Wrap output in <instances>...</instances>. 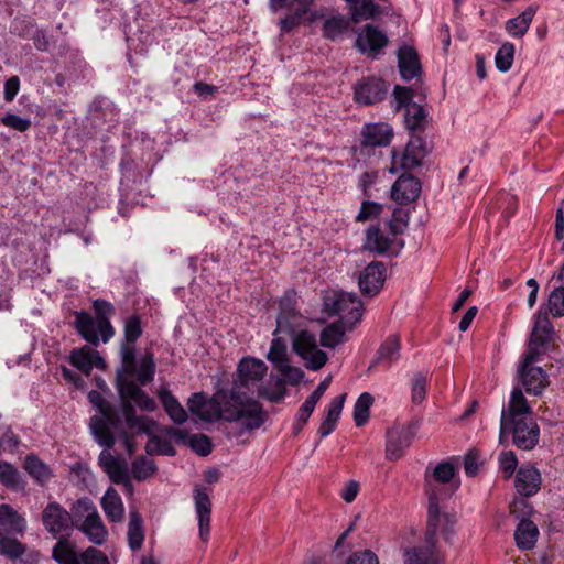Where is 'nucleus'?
I'll use <instances>...</instances> for the list:
<instances>
[{"label": "nucleus", "instance_id": "60", "mask_svg": "<svg viewBox=\"0 0 564 564\" xmlns=\"http://www.w3.org/2000/svg\"><path fill=\"white\" fill-rule=\"evenodd\" d=\"M194 492H195L194 500H195L196 514L197 516L210 514L212 513V501H210L209 495L206 491V489L196 487Z\"/></svg>", "mask_w": 564, "mask_h": 564}, {"label": "nucleus", "instance_id": "45", "mask_svg": "<svg viewBox=\"0 0 564 564\" xmlns=\"http://www.w3.org/2000/svg\"><path fill=\"white\" fill-rule=\"evenodd\" d=\"M349 330L345 324L335 322L323 328L319 343L323 347L334 348L344 341L346 332Z\"/></svg>", "mask_w": 564, "mask_h": 564}, {"label": "nucleus", "instance_id": "14", "mask_svg": "<svg viewBox=\"0 0 564 564\" xmlns=\"http://www.w3.org/2000/svg\"><path fill=\"white\" fill-rule=\"evenodd\" d=\"M388 93V84L377 76H365L354 85V99L358 105L371 106L381 102Z\"/></svg>", "mask_w": 564, "mask_h": 564}, {"label": "nucleus", "instance_id": "21", "mask_svg": "<svg viewBox=\"0 0 564 564\" xmlns=\"http://www.w3.org/2000/svg\"><path fill=\"white\" fill-rule=\"evenodd\" d=\"M421 182L410 173L401 174L391 187V198L399 205H408L420 196Z\"/></svg>", "mask_w": 564, "mask_h": 564}, {"label": "nucleus", "instance_id": "19", "mask_svg": "<svg viewBox=\"0 0 564 564\" xmlns=\"http://www.w3.org/2000/svg\"><path fill=\"white\" fill-rule=\"evenodd\" d=\"M542 485L540 470L531 463L522 464L514 476V488L519 496L533 497Z\"/></svg>", "mask_w": 564, "mask_h": 564}, {"label": "nucleus", "instance_id": "30", "mask_svg": "<svg viewBox=\"0 0 564 564\" xmlns=\"http://www.w3.org/2000/svg\"><path fill=\"white\" fill-rule=\"evenodd\" d=\"M23 468L40 486H45L54 476L52 468L33 453L25 456Z\"/></svg>", "mask_w": 564, "mask_h": 564}, {"label": "nucleus", "instance_id": "9", "mask_svg": "<svg viewBox=\"0 0 564 564\" xmlns=\"http://www.w3.org/2000/svg\"><path fill=\"white\" fill-rule=\"evenodd\" d=\"M394 137L393 128L387 122L365 123L360 132V143L355 152L358 156L369 158L375 148L390 145Z\"/></svg>", "mask_w": 564, "mask_h": 564}, {"label": "nucleus", "instance_id": "41", "mask_svg": "<svg viewBox=\"0 0 564 564\" xmlns=\"http://www.w3.org/2000/svg\"><path fill=\"white\" fill-rule=\"evenodd\" d=\"M534 14L535 9L528 7L521 14L506 22V31L512 37H522L528 32Z\"/></svg>", "mask_w": 564, "mask_h": 564}, {"label": "nucleus", "instance_id": "10", "mask_svg": "<svg viewBox=\"0 0 564 564\" xmlns=\"http://www.w3.org/2000/svg\"><path fill=\"white\" fill-rule=\"evenodd\" d=\"M293 351L305 361L310 370L321 369L327 361V354L317 347L316 336L308 330H300L292 338Z\"/></svg>", "mask_w": 564, "mask_h": 564}, {"label": "nucleus", "instance_id": "23", "mask_svg": "<svg viewBox=\"0 0 564 564\" xmlns=\"http://www.w3.org/2000/svg\"><path fill=\"white\" fill-rule=\"evenodd\" d=\"M525 391L534 397L541 395L543 390H512L508 405L502 408L500 420H517L533 417L532 410L523 394Z\"/></svg>", "mask_w": 564, "mask_h": 564}, {"label": "nucleus", "instance_id": "40", "mask_svg": "<svg viewBox=\"0 0 564 564\" xmlns=\"http://www.w3.org/2000/svg\"><path fill=\"white\" fill-rule=\"evenodd\" d=\"M0 482L12 491H20L25 488V481L21 473L7 460H0Z\"/></svg>", "mask_w": 564, "mask_h": 564}, {"label": "nucleus", "instance_id": "39", "mask_svg": "<svg viewBox=\"0 0 564 564\" xmlns=\"http://www.w3.org/2000/svg\"><path fill=\"white\" fill-rule=\"evenodd\" d=\"M52 558L58 564H80V555L77 554L72 542L64 536L53 546Z\"/></svg>", "mask_w": 564, "mask_h": 564}, {"label": "nucleus", "instance_id": "48", "mask_svg": "<svg viewBox=\"0 0 564 564\" xmlns=\"http://www.w3.org/2000/svg\"><path fill=\"white\" fill-rule=\"evenodd\" d=\"M373 397L369 392H362L354 405V422L357 427L364 426L370 416V408L373 404Z\"/></svg>", "mask_w": 564, "mask_h": 564}, {"label": "nucleus", "instance_id": "61", "mask_svg": "<svg viewBox=\"0 0 564 564\" xmlns=\"http://www.w3.org/2000/svg\"><path fill=\"white\" fill-rule=\"evenodd\" d=\"M346 398V393L335 397L328 404L326 409V415L324 419L328 420L329 422L337 426Z\"/></svg>", "mask_w": 564, "mask_h": 564}, {"label": "nucleus", "instance_id": "55", "mask_svg": "<svg viewBox=\"0 0 564 564\" xmlns=\"http://www.w3.org/2000/svg\"><path fill=\"white\" fill-rule=\"evenodd\" d=\"M383 212V206L377 202L364 200L359 208L355 220L357 223H365L368 220L377 219Z\"/></svg>", "mask_w": 564, "mask_h": 564}, {"label": "nucleus", "instance_id": "53", "mask_svg": "<svg viewBox=\"0 0 564 564\" xmlns=\"http://www.w3.org/2000/svg\"><path fill=\"white\" fill-rule=\"evenodd\" d=\"M516 47L511 42H505L495 55V64L499 72H508L513 63Z\"/></svg>", "mask_w": 564, "mask_h": 564}, {"label": "nucleus", "instance_id": "16", "mask_svg": "<svg viewBox=\"0 0 564 564\" xmlns=\"http://www.w3.org/2000/svg\"><path fill=\"white\" fill-rule=\"evenodd\" d=\"M41 520L45 530L54 539H57L63 533H67V535H69V532L73 529L70 513L56 501H52L46 505L42 511Z\"/></svg>", "mask_w": 564, "mask_h": 564}, {"label": "nucleus", "instance_id": "32", "mask_svg": "<svg viewBox=\"0 0 564 564\" xmlns=\"http://www.w3.org/2000/svg\"><path fill=\"white\" fill-rule=\"evenodd\" d=\"M540 531L532 520H522L514 531V542L519 550L531 551L535 547Z\"/></svg>", "mask_w": 564, "mask_h": 564}, {"label": "nucleus", "instance_id": "37", "mask_svg": "<svg viewBox=\"0 0 564 564\" xmlns=\"http://www.w3.org/2000/svg\"><path fill=\"white\" fill-rule=\"evenodd\" d=\"M350 18L335 14L326 19L322 26L323 36L329 41H337L350 30Z\"/></svg>", "mask_w": 564, "mask_h": 564}, {"label": "nucleus", "instance_id": "29", "mask_svg": "<svg viewBox=\"0 0 564 564\" xmlns=\"http://www.w3.org/2000/svg\"><path fill=\"white\" fill-rule=\"evenodd\" d=\"M93 308L96 321L101 327V340L108 343L115 335V327L110 322V316L115 314V306L106 300L97 299L93 302Z\"/></svg>", "mask_w": 564, "mask_h": 564}, {"label": "nucleus", "instance_id": "7", "mask_svg": "<svg viewBox=\"0 0 564 564\" xmlns=\"http://www.w3.org/2000/svg\"><path fill=\"white\" fill-rule=\"evenodd\" d=\"M511 435L512 444L522 451L533 449L540 440V427L533 417L500 420L499 440Z\"/></svg>", "mask_w": 564, "mask_h": 564}, {"label": "nucleus", "instance_id": "47", "mask_svg": "<svg viewBox=\"0 0 564 564\" xmlns=\"http://www.w3.org/2000/svg\"><path fill=\"white\" fill-rule=\"evenodd\" d=\"M158 471L155 462L144 455L138 456L131 463V475L137 481H144Z\"/></svg>", "mask_w": 564, "mask_h": 564}, {"label": "nucleus", "instance_id": "57", "mask_svg": "<svg viewBox=\"0 0 564 564\" xmlns=\"http://www.w3.org/2000/svg\"><path fill=\"white\" fill-rule=\"evenodd\" d=\"M498 460L499 467L506 479L511 478L513 475L516 476L519 462L513 451L501 452Z\"/></svg>", "mask_w": 564, "mask_h": 564}, {"label": "nucleus", "instance_id": "56", "mask_svg": "<svg viewBox=\"0 0 564 564\" xmlns=\"http://www.w3.org/2000/svg\"><path fill=\"white\" fill-rule=\"evenodd\" d=\"M545 310L554 317L564 316V286L555 288L550 293Z\"/></svg>", "mask_w": 564, "mask_h": 564}, {"label": "nucleus", "instance_id": "63", "mask_svg": "<svg viewBox=\"0 0 564 564\" xmlns=\"http://www.w3.org/2000/svg\"><path fill=\"white\" fill-rule=\"evenodd\" d=\"M110 564L107 555L100 550L89 546L80 554V564Z\"/></svg>", "mask_w": 564, "mask_h": 564}, {"label": "nucleus", "instance_id": "49", "mask_svg": "<svg viewBox=\"0 0 564 564\" xmlns=\"http://www.w3.org/2000/svg\"><path fill=\"white\" fill-rule=\"evenodd\" d=\"M144 541L142 518L138 512H131L128 525V543L132 551L141 549Z\"/></svg>", "mask_w": 564, "mask_h": 564}, {"label": "nucleus", "instance_id": "5", "mask_svg": "<svg viewBox=\"0 0 564 564\" xmlns=\"http://www.w3.org/2000/svg\"><path fill=\"white\" fill-rule=\"evenodd\" d=\"M118 392L127 426L131 430L137 429L144 434H151L155 422L143 416H138L135 406L140 408L142 411L152 412L156 406L155 401L145 394L144 390H118Z\"/></svg>", "mask_w": 564, "mask_h": 564}, {"label": "nucleus", "instance_id": "2", "mask_svg": "<svg viewBox=\"0 0 564 564\" xmlns=\"http://www.w3.org/2000/svg\"><path fill=\"white\" fill-rule=\"evenodd\" d=\"M101 391L89 390L88 392V401L100 414L90 417L89 427L97 444L104 447L98 456V464L111 482L118 485L127 480L130 475L126 460L113 456L110 452L116 445L113 430L121 429L122 422L117 408L102 397Z\"/></svg>", "mask_w": 564, "mask_h": 564}, {"label": "nucleus", "instance_id": "6", "mask_svg": "<svg viewBox=\"0 0 564 564\" xmlns=\"http://www.w3.org/2000/svg\"><path fill=\"white\" fill-rule=\"evenodd\" d=\"M324 311L329 316H339L341 324H345L349 330L361 321L364 305L354 294L346 292H335L324 297Z\"/></svg>", "mask_w": 564, "mask_h": 564}, {"label": "nucleus", "instance_id": "31", "mask_svg": "<svg viewBox=\"0 0 564 564\" xmlns=\"http://www.w3.org/2000/svg\"><path fill=\"white\" fill-rule=\"evenodd\" d=\"M400 357V339L397 335H390L379 347L375 360L369 369L380 365L389 368Z\"/></svg>", "mask_w": 564, "mask_h": 564}, {"label": "nucleus", "instance_id": "33", "mask_svg": "<svg viewBox=\"0 0 564 564\" xmlns=\"http://www.w3.org/2000/svg\"><path fill=\"white\" fill-rule=\"evenodd\" d=\"M0 525L7 533L23 535L26 531V520L8 503L0 505Z\"/></svg>", "mask_w": 564, "mask_h": 564}, {"label": "nucleus", "instance_id": "3", "mask_svg": "<svg viewBox=\"0 0 564 564\" xmlns=\"http://www.w3.org/2000/svg\"><path fill=\"white\" fill-rule=\"evenodd\" d=\"M456 517L451 513H442L437 506V497L431 494V503L427 507V527L424 533L423 544L413 545L403 550L404 564H441L437 551V534L441 531L445 542H451L454 534Z\"/></svg>", "mask_w": 564, "mask_h": 564}, {"label": "nucleus", "instance_id": "28", "mask_svg": "<svg viewBox=\"0 0 564 564\" xmlns=\"http://www.w3.org/2000/svg\"><path fill=\"white\" fill-rule=\"evenodd\" d=\"M393 238L384 235L380 225H372L366 230L362 248L371 253L383 256L390 249Z\"/></svg>", "mask_w": 564, "mask_h": 564}, {"label": "nucleus", "instance_id": "43", "mask_svg": "<svg viewBox=\"0 0 564 564\" xmlns=\"http://www.w3.org/2000/svg\"><path fill=\"white\" fill-rule=\"evenodd\" d=\"M276 382L273 388H285L286 384L297 386L304 378V371L289 362L275 368Z\"/></svg>", "mask_w": 564, "mask_h": 564}, {"label": "nucleus", "instance_id": "42", "mask_svg": "<svg viewBox=\"0 0 564 564\" xmlns=\"http://www.w3.org/2000/svg\"><path fill=\"white\" fill-rule=\"evenodd\" d=\"M9 534L0 529V555L15 562L25 553L26 545Z\"/></svg>", "mask_w": 564, "mask_h": 564}, {"label": "nucleus", "instance_id": "25", "mask_svg": "<svg viewBox=\"0 0 564 564\" xmlns=\"http://www.w3.org/2000/svg\"><path fill=\"white\" fill-rule=\"evenodd\" d=\"M398 67L403 80L410 82L421 75L422 66L416 50L403 45L398 50Z\"/></svg>", "mask_w": 564, "mask_h": 564}, {"label": "nucleus", "instance_id": "27", "mask_svg": "<svg viewBox=\"0 0 564 564\" xmlns=\"http://www.w3.org/2000/svg\"><path fill=\"white\" fill-rule=\"evenodd\" d=\"M75 321L73 323L76 332L90 345H98L101 339V327L99 322L93 318V316L85 312H75Z\"/></svg>", "mask_w": 564, "mask_h": 564}, {"label": "nucleus", "instance_id": "17", "mask_svg": "<svg viewBox=\"0 0 564 564\" xmlns=\"http://www.w3.org/2000/svg\"><path fill=\"white\" fill-rule=\"evenodd\" d=\"M455 475V466L449 462L440 463L431 475L425 473V487L429 497V505L431 503V494H435L437 497V506L442 499L448 498L452 496L453 491L457 489L456 486L454 489H442L440 485L448 484ZM441 509V507H438Z\"/></svg>", "mask_w": 564, "mask_h": 564}, {"label": "nucleus", "instance_id": "34", "mask_svg": "<svg viewBox=\"0 0 564 564\" xmlns=\"http://www.w3.org/2000/svg\"><path fill=\"white\" fill-rule=\"evenodd\" d=\"M143 334L141 316L138 313L129 315L123 323V339L120 343L119 352L124 348L135 350V344Z\"/></svg>", "mask_w": 564, "mask_h": 564}, {"label": "nucleus", "instance_id": "15", "mask_svg": "<svg viewBox=\"0 0 564 564\" xmlns=\"http://www.w3.org/2000/svg\"><path fill=\"white\" fill-rule=\"evenodd\" d=\"M553 336L554 329L549 318V312L542 305L534 315V325L525 351L533 350L539 352V355H543L553 340Z\"/></svg>", "mask_w": 564, "mask_h": 564}, {"label": "nucleus", "instance_id": "64", "mask_svg": "<svg viewBox=\"0 0 564 564\" xmlns=\"http://www.w3.org/2000/svg\"><path fill=\"white\" fill-rule=\"evenodd\" d=\"M346 564H379V561L372 551L364 550L351 553Z\"/></svg>", "mask_w": 564, "mask_h": 564}, {"label": "nucleus", "instance_id": "8", "mask_svg": "<svg viewBox=\"0 0 564 564\" xmlns=\"http://www.w3.org/2000/svg\"><path fill=\"white\" fill-rule=\"evenodd\" d=\"M420 420H411L406 424H394L386 433V458L394 462L400 459L409 448L420 429Z\"/></svg>", "mask_w": 564, "mask_h": 564}, {"label": "nucleus", "instance_id": "59", "mask_svg": "<svg viewBox=\"0 0 564 564\" xmlns=\"http://www.w3.org/2000/svg\"><path fill=\"white\" fill-rule=\"evenodd\" d=\"M414 91L410 87L397 85L393 89V98L397 110L404 108L406 110L413 101Z\"/></svg>", "mask_w": 564, "mask_h": 564}, {"label": "nucleus", "instance_id": "38", "mask_svg": "<svg viewBox=\"0 0 564 564\" xmlns=\"http://www.w3.org/2000/svg\"><path fill=\"white\" fill-rule=\"evenodd\" d=\"M381 13V8L372 0H358L349 3V18L352 23L370 20Z\"/></svg>", "mask_w": 564, "mask_h": 564}, {"label": "nucleus", "instance_id": "35", "mask_svg": "<svg viewBox=\"0 0 564 564\" xmlns=\"http://www.w3.org/2000/svg\"><path fill=\"white\" fill-rule=\"evenodd\" d=\"M102 510L110 522H120L123 518L124 507L120 495L113 487H109L101 498Z\"/></svg>", "mask_w": 564, "mask_h": 564}, {"label": "nucleus", "instance_id": "58", "mask_svg": "<svg viewBox=\"0 0 564 564\" xmlns=\"http://www.w3.org/2000/svg\"><path fill=\"white\" fill-rule=\"evenodd\" d=\"M191 448L199 456H208L213 451V443L208 435L198 433L189 437Z\"/></svg>", "mask_w": 564, "mask_h": 564}, {"label": "nucleus", "instance_id": "13", "mask_svg": "<svg viewBox=\"0 0 564 564\" xmlns=\"http://www.w3.org/2000/svg\"><path fill=\"white\" fill-rule=\"evenodd\" d=\"M389 44L388 35L379 26L367 23L355 40L356 50L371 59H377Z\"/></svg>", "mask_w": 564, "mask_h": 564}, {"label": "nucleus", "instance_id": "4", "mask_svg": "<svg viewBox=\"0 0 564 564\" xmlns=\"http://www.w3.org/2000/svg\"><path fill=\"white\" fill-rule=\"evenodd\" d=\"M120 364L116 369L115 388H141L154 380L156 364L154 355L145 350L139 358L137 349L124 348L119 352Z\"/></svg>", "mask_w": 564, "mask_h": 564}, {"label": "nucleus", "instance_id": "36", "mask_svg": "<svg viewBox=\"0 0 564 564\" xmlns=\"http://www.w3.org/2000/svg\"><path fill=\"white\" fill-rule=\"evenodd\" d=\"M159 398L169 417L175 424H183L187 420V413L178 400L172 394V390H156Z\"/></svg>", "mask_w": 564, "mask_h": 564}, {"label": "nucleus", "instance_id": "11", "mask_svg": "<svg viewBox=\"0 0 564 564\" xmlns=\"http://www.w3.org/2000/svg\"><path fill=\"white\" fill-rule=\"evenodd\" d=\"M541 356L533 350L523 354L517 370V379L523 388H547L552 384L547 370L536 365Z\"/></svg>", "mask_w": 564, "mask_h": 564}, {"label": "nucleus", "instance_id": "52", "mask_svg": "<svg viewBox=\"0 0 564 564\" xmlns=\"http://www.w3.org/2000/svg\"><path fill=\"white\" fill-rule=\"evenodd\" d=\"M310 8L306 6H300L292 12L288 13L284 18H281L279 21V26L282 33H290L296 26H299L306 14L308 13Z\"/></svg>", "mask_w": 564, "mask_h": 564}, {"label": "nucleus", "instance_id": "22", "mask_svg": "<svg viewBox=\"0 0 564 564\" xmlns=\"http://www.w3.org/2000/svg\"><path fill=\"white\" fill-rule=\"evenodd\" d=\"M77 505L84 507L85 510H88L90 508L93 509L91 512H89L86 516V519L78 529L83 533H85V535H87L89 541L93 542L94 544H104L108 535V531L104 525L96 508H94L91 502H89L88 500H77Z\"/></svg>", "mask_w": 564, "mask_h": 564}, {"label": "nucleus", "instance_id": "20", "mask_svg": "<svg viewBox=\"0 0 564 564\" xmlns=\"http://www.w3.org/2000/svg\"><path fill=\"white\" fill-rule=\"evenodd\" d=\"M386 264L381 261L370 262L359 274L358 284L361 293L377 295L386 281Z\"/></svg>", "mask_w": 564, "mask_h": 564}, {"label": "nucleus", "instance_id": "18", "mask_svg": "<svg viewBox=\"0 0 564 564\" xmlns=\"http://www.w3.org/2000/svg\"><path fill=\"white\" fill-rule=\"evenodd\" d=\"M267 372L268 366L263 360L252 356H245L237 365L235 380L240 384L239 388H249V386L264 388L260 383Z\"/></svg>", "mask_w": 564, "mask_h": 564}, {"label": "nucleus", "instance_id": "54", "mask_svg": "<svg viewBox=\"0 0 564 564\" xmlns=\"http://www.w3.org/2000/svg\"><path fill=\"white\" fill-rule=\"evenodd\" d=\"M409 225V212L402 208H395L390 220L386 221L392 237L403 234Z\"/></svg>", "mask_w": 564, "mask_h": 564}, {"label": "nucleus", "instance_id": "46", "mask_svg": "<svg viewBox=\"0 0 564 564\" xmlns=\"http://www.w3.org/2000/svg\"><path fill=\"white\" fill-rule=\"evenodd\" d=\"M404 123L410 133L423 132L426 123L425 109L417 104L410 105L404 112Z\"/></svg>", "mask_w": 564, "mask_h": 564}, {"label": "nucleus", "instance_id": "12", "mask_svg": "<svg viewBox=\"0 0 564 564\" xmlns=\"http://www.w3.org/2000/svg\"><path fill=\"white\" fill-rule=\"evenodd\" d=\"M427 155L426 141L421 135V132L410 133V140L403 153L399 156L397 151L392 150V172H395L397 165L405 172L414 170L420 166Z\"/></svg>", "mask_w": 564, "mask_h": 564}, {"label": "nucleus", "instance_id": "1", "mask_svg": "<svg viewBox=\"0 0 564 564\" xmlns=\"http://www.w3.org/2000/svg\"><path fill=\"white\" fill-rule=\"evenodd\" d=\"M187 406L204 422H237L247 431L260 429L268 420L262 404L241 390H215L213 395L200 390L188 399Z\"/></svg>", "mask_w": 564, "mask_h": 564}, {"label": "nucleus", "instance_id": "50", "mask_svg": "<svg viewBox=\"0 0 564 564\" xmlns=\"http://www.w3.org/2000/svg\"><path fill=\"white\" fill-rule=\"evenodd\" d=\"M148 435L150 436L149 442L145 445V452L148 455H176V449L170 440L161 437L159 435H154L152 433Z\"/></svg>", "mask_w": 564, "mask_h": 564}, {"label": "nucleus", "instance_id": "26", "mask_svg": "<svg viewBox=\"0 0 564 564\" xmlns=\"http://www.w3.org/2000/svg\"><path fill=\"white\" fill-rule=\"evenodd\" d=\"M296 304V292L293 289L288 290L279 302L280 311L276 317L278 327L273 332V335H276L278 332H293L291 319H294L299 315Z\"/></svg>", "mask_w": 564, "mask_h": 564}, {"label": "nucleus", "instance_id": "24", "mask_svg": "<svg viewBox=\"0 0 564 564\" xmlns=\"http://www.w3.org/2000/svg\"><path fill=\"white\" fill-rule=\"evenodd\" d=\"M69 362L86 376L90 373L93 368L105 369L107 366L100 354L87 345L73 349L69 355Z\"/></svg>", "mask_w": 564, "mask_h": 564}, {"label": "nucleus", "instance_id": "51", "mask_svg": "<svg viewBox=\"0 0 564 564\" xmlns=\"http://www.w3.org/2000/svg\"><path fill=\"white\" fill-rule=\"evenodd\" d=\"M530 497L517 496L509 503V513L520 521L531 520L534 512L533 506L528 501Z\"/></svg>", "mask_w": 564, "mask_h": 564}, {"label": "nucleus", "instance_id": "44", "mask_svg": "<svg viewBox=\"0 0 564 564\" xmlns=\"http://www.w3.org/2000/svg\"><path fill=\"white\" fill-rule=\"evenodd\" d=\"M267 360L272 365L273 370L290 361L286 340L282 337H274L265 355Z\"/></svg>", "mask_w": 564, "mask_h": 564}, {"label": "nucleus", "instance_id": "62", "mask_svg": "<svg viewBox=\"0 0 564 564\" xmlns=\"http://www.w3.org/2000/svg\"><path fill=\"white\" fill-rule=\"evenodd\" d=\"M3 126L9 127L19 132H25L30 129L32 122L29 118H22L14 113H6L1 118Z\"/></svg>", "mask_w": 564, "mask_h": 564}]
</instances>
